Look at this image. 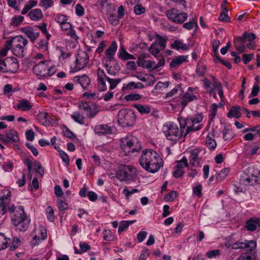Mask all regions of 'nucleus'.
Here are the masks:
<instances>
[{"instance_id": "nucleus-10", "label": "nucleus", "mask_w": 260, "mask_h": 260, "mask_svg": "<svg viewBox=\"0 0 260 260\" xmlns=\"http://www.w3.org/2000/svg\"><path fill=\"white\" fill-rule=\"evenodd\" d=\"M89 62V56L85 51H82L76 55V66L71 72H75L84 68Z\"/></svg>"}, {"instance_id": "nucleus-15", "label": "nucleus", "mask_w": 260, "mask_h": 260, "mask_svg": "<svg viewBox=\"0 0 260 260\" xmlns=\"http://www.w3.org/2000/svg\"><path fill=\"white\" fill-rule=\"evenodd\" d=\"M8 146L12 143H18L20 141L18 133L14 129L8 130L6 132Z\"/></svg>"}, {"instance_id": "nucleus-51", "label": "nucleus", "mask_w": 260, "mask_h": 260, "mask_svg": "<svg viewBox=\"0 0 260 260\" xmlns=\"http://www.w3.org/2000/svg\"><path fill=\"white\" fill-rule=\"evenodd\" d=\"M24 17L22 16H18L13 18L11 23V25L16 27L19 25L23 20Z\"/></svg>"}, {"instance_id": "nucleus-3", "label": "nucleus", "mask_w": 260, "mask_h": 260, "mask_svg": "<svg viewBox=\"0 0 260 260\" xmlns=\"http://www.w3.org/2000/svg\"><path fill=\"white\" fill-rule=\"evenodd\" d=\"M164 133L167 139L176 143L182 137V131L173 122H169L164 127Z\"/></svg>"}, {"instance_id": "nucleus-53", "label": "nucleus", "mask_w": 260, "mask_h": 260, "mask_svg": "<svg viewBox=\"0 0 260 260\" xmlns=\"http://www.w3.org/2000/svg\"><path fill=\"white\" fill-rule=\"evenodd\" d=\"M204 87L207 92L211 93L213 90L212 82L208 79L203 80Z\"/></svg>"}, {"instance_id": "nucleus-17", "label": "nucleus", "mask_w": 260, "mask_h": 260, "mask_svg": "<svg viewBox=\"0 0 260 260\" xmlns=\"http://www.w3.org/2000/svg\"><path fill=\"white\" fill-rule=\"evenodd\" d=\"M75 81L80 84L85 90L90 84V80L86 75H83L81 76H77L74 78Z\"/></svg>"}, {"instance_id": "nucleus-23", "label": "nucleus", "mask_w": 260, "mask_h": 260, "mask_svg": "<svg viewBox=\"0 0 260 260\" xmlns=\"http://www.w3.org/2000/svg\"><path fill=\"white\" fill-rule=\"evenodd\" d=\"M197 99V98L196 95L186 92L183 95L182 100L181 101V106L183 107V108H184L186 106L188 102H191Z\"/></svg>"}, {"instance_id": "nucleus-57", "label": "nucleus", "mask_w": 260, "mask_h": 260, "mask_svg": "<svg viewBox=\"0 0 260 260\" xmlns=\"http://www.w3.org/2000/svg\"><path fill=\"white\" fill-rule=\"evenodd\" d=\"M134 12L136 15H141L145 13V8L141 5H137L134 7Z\"/></svg>"}, {"instance_id": "nucleus-28", "label": "nucleus", "mask_w": 260, "mask_h": 260, "mask_svg": "<svg viewBox=\"0 0 260 260\" xmlns=\"http://www.w3.org/2000/svg\"><path fill=\"white\" fill-rule=\"evenodd\" d=\"M246 175H252L257 177L258 179L260 177V170H259L255 166H249L245 170Z\"/></svg>"}, {"instance_id": "nucleus-22", "label": "nucleus", "mask_w": 260, "mask_h": 260, "mask_svg": "<svg viewBox=\"0 0 260 260\" xmlns=\"http://www.w3.org/2000/svg\"><path fill=\"white\" fill-rule=\"evenodd\" d=\"M10 199L7 197L2 196L0 197V214L4 215L7 213L8 208L7 207L9 204Z\"/></svg>"}, {"instance_id": "nucleus-8", "label": "nucleus", "mask_w": 260, "mask_h": 260, "mask_svg": "<svg viewBox=\"0 0 260 260\" xmlns=\"http://www.w3.org/2000/svg\"><path fill=\"white\" fill-rule=\"evenodd\" d=\"M14 46L12 52L14 55L19 57L24 56L25 47L28 41L21 36H17L13 38Z\"/></svg>"}, {"instance_id": "nucleus-16", "label": "nucleus", "mask_w": 260, "mask_h": 260, "mask_svg": "<svg viewBox=\"0 0 260 260\" xmlns=\"http://www.w3.org/2000/svg\"><path fill=\"white\" fill-rule=\"evenodd\" d=\"M37 117L39 122L43 125L47 126L53 123L52 119L47 112H40Z\"/></svg>"}, {"instance_id": "nucleus-61", "label": "nucleus", "mask_w": 260, "mask_h": 260, "mask_svg": "<svg viewBox=\"0 0 260 260\" xmlns=\"http://www.w3.org/2000/svg\"><path fill=\"white\" fill-rule=\"evenodd\" d=\"M136 83L135 82L132 81L129 82L128 84H124L123 85V87L122 88V89L123 90L129 89V90H132L134 89H136Z\"/></svg>"}, {"instance_id": "nucleus-33", "label": "nucleus", "mask_w": 260, "mask_h": 260, "mask_svg": "<svg viewBox=\"0 0 260 260\" xmlns=\"http://www.w3.org/2000/svg\"><path fill=\"white\" fill-rule=\"evenodd\" d=\"M34 169L37 174H38L41 177L44 174V169L40 162L35 160L34 162Z\"/></svg>"}, {"instance_id": "nucleus-48", "label": "nucleus", "mask_w": 260, "mask_h": 260, "mask_svg": "<svg viewBox=\"0 0 260 260\" xmlns=\"http://www.w3.org/2000/svg\"><path fill=\"white\" fill-rule=\"evenodd\" d=\"M108 19L112 25L116 26L118 24L120 18H118V16H116V15L111 14L108 15Z\"/></svg>"}, {"instance_id": "nucleus-12", "label": "nucleus", "mask_w": 260, "mask_h": 260, "mask_svg": "<svg viewBox=\"0 0 260 260\" xmlns=\"http://www.w3.org/2000/svg\"><path fill=\"white\" fill-rule=\"evenodd\" d=\"M48 66L44 61H41L35 65L32 70L35 75L38 76L45 77L47 76V70Z\"/></svg>"}, {"instance_id": "nucleus-54", "label": "nucleus", "mask_w": 260, "mask_h": 260, "mask_svg": "<svg viewBox=\"0 0 260 260\" xmlns=\"http://www.w3.org/2000/svg\"><path fill=\"white\" fill-rule=\"evenodd\" d=\"M166 39L162 38L161 36H158L157 41L156 42H154L153 43H156V46L158 47L159 46L162 49H164L166 46Z\"/></svg>"}, {"instance_id": "nucleus-30", "label": "nucleus", "mask_w": 260, "mask_h": 260, "mask_svg": "<svg viewBox=\"0 0 260 260\" xmlns=\"http://www.w3.org/2000/svg\"><path fill=\"white\" fill-rule=\"evenodd\" d=\"M57 207L59 210V215L60 218H62L64 214L63 211L69 208L68 204L62 200L57 199Z\"/></svg>"}, {"instance_id": "nucleus-24", "label": "nucleus", "mask_w": 260, "mask_h": 260, "mask_svg": "<svg viewBox=\"0 0 260 260\" xmlns=\"http://www.w3.org/2000/svg\"><path fill=\"white\" fill-rule=\"evenodd\" d=\"M199 152L200 151L198 149H194L191 151L189 156V163L191 166H194L196 165V164H199Z\"/></svg>"}, {"instance_id": "nucleus-36", "label": "nucleus", "mask_w": 260, "mask_h": 260, "mask_svg": "<svg viewBox=\"0 0 260 260\" xmlns=\"http://www.w3.org/2000/svg\"><path fill=\"white\" fill-rule=\"evenodd\" d=\"M148 50L149 52L155 57L158 58V55H160L159 53L160 50L156 46V43H152Z\"/></svg>"}, {"instance_id": "nucleus-6", "label": "nucleus", "mask_w": 260, "mask_h": 260, "mask_svg": "<svg viewBox=\"0 0 260 260\" xmlns=\"http://www.w3.org/2000/svg\"><path fill=\"white\" fill-rule=\"evenodd\" d=\"M19 68L18 60L14 57H7L2 60L0 58V71L3 73H14Z\"/></svg>"}, {"instance_id": "nucleus-32", "label": "nucleus", "mask_w": 260, "mask_h": 260, "mask_svg": "<svg viewBox=\"0 0 260 260\" xmlns=\"http://www.w3.org/2000/svg\"><path fill=\"white\" fill-rule=\"evenodd\" d=\"M178 120L180 124V129L179 131H182V134H183L184 129L186 127H188V125H190V120L189 118H183L182 117H178Z\"/></svg>"}, {"instance_id": "nucleus-59", "label": "nucleus", "mask_w": 260, "mask_h": 260, "mask_svg": "<svg viewBox=\"0 0 260 260\" xmlns=\"http://www.w3.org/2000/svg\"><path fill=\"white\" fill-rule=\"evenodd\" d=\"M59 154L62 160L66 163L67 166H69L70 164V159L68 154L63 150H59Z\"/></svg>"}, {"instance_id": "nucleus-52", "label": "nucleus", "mask_w": 260, "mask_h": 260, "mask_svg": "<svg viewBox=\"0 0 260 260\" xmlns=\"http://www.w3.org/2000/svg\"><path fill=\"white\" fill-rule=\"evenodd\" d=\"M79 108L83 110L86 113L91 111V107L86 101H81L79 104Z\"/></svg>"}, {"instance_id": "nucleus-4", "label": "nucleus", "mask_w": 260, "mask_h": 260, "mask_svg": "<svg viewBox=\"0 0 260 260\" xmlns=\"http://www.w3.org/2000/svg\"><path fill=\"white\" fill-rule=\"evenodd\" d=\"M120 147L124 151L138 152L141 149V144L136 138L133 137L126 136L120 141Z\"/></svg>"}, {"instance_id": "nucleus-38", "label": "nucleus", "mask_w": 260, "mask_h": 260, "mask_svg": "<svg viewBox=\"0 0 260 260\" xmlns=\"http://www.w3.org/2000/svg\"><path fill=\"white\" fill-rule=\"evenodd\" d=\"M54 20L56 22L59 23L60 25L68 20V17L66 15L57 14L55 15Z\"/></svg>"}, {"instance_id": "nucleus-50", "label": "nucleus", "mask_w": 260, "mask_h": 260, "mask_svg": "<svg viewBox=\"0 0 260 260\" xmlns=\"http://www.w3.org/2000/svg\"><path fill=\"white\" fill-rule=\"evenodd\" d=\"M177 194L176 191H172L164 197V200L168 202H172L177 197Z\"/></svg>"}, {"instance_id": "nucleus-58", "label": "nucleus", "mask_w": 260, "mask_h": 260, "mask_svg": "<svg viewBox=\"0 0 260 260\" xmlns=\"http://www.w3.org/2000/svg\"><path fill=\"white\" fill-rule=\"evenodd\" d=\"M53 0H41V6L44 7L46 9L51 7L53 5Z\"/></svg>"}, {"instance_id": "nucleus-42", "label": "nucleus", "mask_w": 260, "mask_h": 260, "mask_svg": "<svg viewBox=\"0 0 260 260\" xmlns=\"http://www.w3.org/2000/svg\"><path fill=\"white\" fill-rule=\"evenodd\" d=\"M106 80L108 81L109 83L110 84L109 88L111 90L114 89L117 85L118 83H119L121 81V79H111L109 77H107Z\"/></svg>"}, {"instance_id": "nucleus-5", "label": "nucleus", "mask_w": 260, "mask_h": 260, "mask_svg": "<svg viewBox=\"0 0 260 260\" xmlns=\"http://www.w3.org/2000/svg\"><path fill=\"white\" fill-rule=\"evenodd\" d=\"M118 122L122 127L132 126L135 121V113L130 110H120L118 112Z\"/></svg>"}, {"instance_id": "nucleus-21", "label": "nucleus", "mask_w": 260, "mask_h": 260, "mask_svg": "<svg viewBox=\"0 0 260 260\" xmlns=\"http://www.w3.org/2000/svg\"><path fill=\"white\" fill-rule=\"evenodd\" d=\"M242 181L246 185L254 186L260 184V177L258 179L256 176L246 175V177L243 179Z\"/></svg>"}, {"instance_id": "nucleus-56", "label": "nucleus", "mask_w": 260, "mask_h": 260, "mask_svg": "<svg viewBox=\"0 0 260 260\" xmlns=\"http://www.w3.org/2000/svg\"><path fill=\"white\" fill-rule=\"evenodd\" d=\"M238 260H256L255 256L248 253H244L241 255Z\"/></svg>"}, {"instance_id": "nucleus-7", "label": "nucleus", "mask_w": 260, "mask_h": 260, "mask_svg": "<svg viewBox=\"0 0 260 260\" xmlns=\"http://www.w3.org/2000/svg\"><path fill=\"white\" fill-rule=\"evenodd\" d=\"M136 176L134 168L129 165L121 166L116 174V178L121 181H132Z\"/></svg>"}, {"instance_id": "nucleus-64", "label": "nucleus", "mask_w": 260, "mask_h": 260, "mask_svg": "<svg viewBox=\"0 0 260 260\" xmlns=\"http://www.w3.org/2000/svg\"><path fill=\"white\" fill-rule=\"evenodd\" d=\"M228 12H225L224 10H222V11L221 12L218 19L219 20L223 22H228L230 21V18L227 15Z\"/></svg>"}, {"instance_id": "nucleus-39", "label": "nucleus", "mask_w": 260, "mask_h": 260, "mask_svg": "<svg viewBox=\"0 0 260 260\" xmlns=\"http://www.w3.org/2000/svg\"><path fill=\"white\" fill-rule=\"evenodd\" d=\"M129 53H128L123 46H121L119 50L118 57L122 60H127Z\"/></svg>"}, {"instance_id": "nucleus-27", "label": "nucleus", "mask_w": 260, "mask_h": 260, "mask_svg": "<svg viewBox=\"0 0 260 260\" xmlns=\"http://www.w3.org/2000/svg\"><path fill=\"white\" fill-rule=\"evenodd\" d=\"M133 107L142 114L149 113L151 111V107L148 105L134 104Z\"/></svg>"}, {"instance_id": "nucleus-9", "label": "nucleus", "mask_w": 260, "mask_h": 260, "mask_svg": "<svg viewBox=\"0 0 260 260\" xmlns=\"http://www.w3.org/2000/svg\"><path fill=\"white\" fill-rule=\"evenodd\" d=\"M166 15L169 19L177 23H182L188 17L186 13H179L178 11L174 8L168 10Z\"/></svg>"}, {"instance_id": "nucleus-44", "label": "nucleus", "mask_w": 260, "mask_h": 260, "mask_svg": "<svg viewBox=\"0 0 260 260\" xmlns=\"http://www.w3.org/2000/svg\"><path fill=\"white\" fill-rule=\"evenodd\" d=\"M229 168H224L222 169L217 175L216 180L218 181H222L226 178L228 174H229Z\"/></svg>"}, {"instance_id": "nucleus-43", "label": "nucleus", "mask_w": 260, "mask_h": 260, "mask_svg": "<svg viewBox=\"0 0 260 260\" xmlns=\"http://www.w3.org/2000/svg\"><path fill=\"white\" fill-rule=\"evenodd\" d=\"M21 245L20 240L17 237H13L12 241L11 246L10 247V250L14 251L19 246Z\"/></svg>"}, {"instance_id": "nucleus-13", "label": "nucleus", "mask_w": 260, "mask_h": 260, "mask_svg": "<svg viewBox=\"0 0 260 260\" xmlns=\"http://www.w3.org/2000/svg\"><path fill=\"white\" fill-rule=\"evenodd\" d=\"M117 47L118 46L116 42L115 41H112L110 45L105 52L107 61L110 62L115 60L114 56L117 50Z\"/></svg>"}, {"instance_id": "nucleus-46", "label": "nucleus", "mask_w": 260, "mask_h": 260, "mask_svg": "<svg viewBox=\"0 0 260 260\" xmlns=\"http://www.w3.org/2000/svg\"><path fill=\"white\" fill-rule=\"evenodd\" d=\"M46 212L47 214V219L51 222H53L55 220V217L54 215V211L51 206H49L46 209Z\"/></svg>"}, {"instance_id": "nucleus-45", "label": "nucleus", "mask_w": 260, "mask_h": 260, "mask_svg": "<svg viewBox=\"0 0 260 260\" xmlns=\"http://www.w3.org/2000/svg\"><path fill=\"white\" fill-rule=\"evenodd\" d=\"M71 117L75 121L80 124H83L84 123V118L79 112H75L71 115Z\"/></svg>"}, {"instance_id": "nucleus-11", "label": "nucleus", "mask_w": 260, "mask_h": 260, "mask_svg": "<svg viewBox=\"0 0 260 260\" xmlns=\"http://www.w3.org/2000/svg\"><path fill=\"white\" fill-rule=\"evenodd\" d=\"M256 246V242L253 240H245L244 242L238 241L231 245V247L233 249H245L249 251L254 250Z\"/></svg>"}, {"instance_id": "nucleus-35", "label": "nucleus", "mask_w": 260, "mask_h": 260, "mask_svg": "<svg viewBox=\"0 0 260 260\" xmlns=\"http://www.w3.org/2000/svg\"><path fill=\"white\" fill-rule=\"evenodd\" d=\"M206 71V65L201 63H198L197 66L196 68V73L199 77H203L205 75Z\"/></svg>"}, {"instance_id": "nucleus-62", "label": "nucleus", "mask_w": 260, "mask_h": 260, "mask_svg": "<svg viewBox=\"0 0 260 260\" xmlns=\"http://www.w3.org/2000/svg\"><path fill=\"white\" fill-rule=\"evenodd\" d=\"M254 54H244L242 55V60L244 64H247L253 58Z\"/></svg>"}, {"instance_id": "nucleus-60", "label": "nucleus", "mask_w": 260, "mask_h": 260, "mask_svg": "<svg viewBox=\"0 0 260 260\" xmlns=\"http://www.w3.org/2000/svg\"><path fill=\"white\" fill-rule=\"evenodd\" d=\"M75 12L78 16L81 17L84 14V9L80 4H77L75 7Z\"/></svg>"}, {"instance_id": "nucleus-19", "label": "nucleus", "mask_w": 260, "mask_h": 260, "mask_svg": "<svg viewBox=\"0 0 260 260\" xmlns=\"http://www.w3.org/2000/svg\"><path fill=\"white\" fill-rule=\"evenodd\" d=\"M242 108L239 106H232L229 112L227 114L229 118L234 117L238 119L241 117Z\"/></svg>"}, {"instance_id": "nucleus-55", "label": "nucleus", "mask_w": 260, "mask_h": 260, "mask_svg": "<svg viewBox=\"0 0 260 260\" xmlns=\"http://www.w3.org/2000/svg\"><path fill=\"white\" fill-rule=\"evenodd\" d=\"M63 133L64 136L71 140L74 139L76 138L75 134L72 131H71L67 126H64Z\"/></svg>"}, {"instance_id": "nucleus-1", "label": "nucleus", "mask_w": 260, "mask_h": 260, "mask_svg": "<svg viewBox=\"0 0 260 260\" xmlns=\"http://www.w3.org/2000/svg\"><path fill=\"white\" fill-rule=\"evenodd\" d=\"M141 167L146 171L155 173L163 166V160L158 154L152 149H145L139 159Z\"/></svg>"}, {"instance_id": "nucleus-49", "label": "nucleus", "mask_w": 260, "mask_h": 260, "mask_svg": "<svg viewBox=\"0 0 260 260\" xmlns=\"http://www.w3.org/2000/svg\"><path fill=\"white\" fill-rule=\"evenodd\" d=\"M194 26H198L196 19L194 20V19L190 20L189 22H186L183 25V27L188 30L191 29Z\"/></svg>"}, {"instance_id": "nucleus-2", "label": "nucleus", "mask_w": 260, "mask_h": 260, "mask_svg": "<svg viewBox=\"0 0 260 260\" xmlns=\"http://www.w3.org/2000/svg\"><path fill=\"white\" fill-rule=\"evenodd\" d=\"M8 211L13 214L11 216V222L16 230L19 232L26 231L29 225L30 219L27 217L23 207H16L12 204L8 207Z\"/></svg>"}, {"instance_id": "nucleus-31", "label": "nucleus", "mask_w": 260, "mask_h": 260, "mask_svg": "<svg viewBox=\"0 0 260 260\" xmlns=\"http://www.w3.org/2000/svg\"><path fill=\"white\" fill-rule=\"evenodd\" d=\"M17 106L18 109H21L23 111L29 110L32 108V106L26 100H22L19 101Z\"/></svg>"}, {"instance_id": "nucleus-47", "label": "nucleus", "mask_w": 260, "mask_h": 260, "mask_svg": "<svg viewBox=\"0 0 260 260\" xmlns=\"http://www.w3.org/2000/svg\"><path fill=\"white\" fill-rule=\"evenodd\" d=\"M142 95L138 93H133L126 95L125 96L124 99L126 101H132L135 100H139L141 99Z\"/></svg>"}, {"instance_id": "nucleus-14", "label": "nucleus", "mask_w": 260, "mask_h": 260, "mask_svg": "<svg viewBox=\"0 0 260 260\" xmlns=\"http://www.w3.org/2000/svg\"><path fill=\"white\" fill-rule=\"evenodd\" d=\"M94 131L99 136L112 134L113 128L107 124H100L95 126Z\"/></svg>"}, {"instance_id": "nucleus-41", "label": "nucleus", "mask_w": 260, "mask_h": 260, "mask_svg": "<svg viewBox=\"0 0 260 260\" xmlns=\"http://www.w3.org/2000/svg\"><path fill=\"white\" fill-rule=\"evenodd\" d=\"M201 128V125H198L197 126H195L194 125H188V127L186 129V132L184 133L183 137L185 138L188 134L190 133L195 131H198Z\"/></svg>"}, {"instance_id": "nucleus-37", "label": "nucleus", "mask_w": 260, "mask_h": 260, "mask_svg": "<svg viewBox=\"0 0 260 260\" xmlns=\"http://www.w3.org/2000/svg\"><path fill=\"white\" fill-rule=\"evenodd\" d=\"M206 144L207 147L211 150H214L217 145L216 141L212 139L209 134L208 135L206 138Z\"/></svg>"}, {"instance_id": "nucleus-18", "label": "nucleus", "mask_w": 260, "mask_h": 260, "mask_svg": "<svg viewBox=\"0 0 260 260\" xmlns=\"http://www.w3.org/2000/svg\"><path fill=\"white\" fill-rule=\"evenodd\" d=\"M20 30L24 32L26 36L30 39L31 41L34 42L39 36V33L35 32L32 28L30 27H25L21 28Z\"/></svg>"}, {"instance_id": "nucleus-29", "label": "nucleus", "mask_w": 260, "mask_h": 260, "mask_svg": "<svg viewBox=\"0 0 260 260\" xmlns=\"http://www.w3.org/2000/svg\"><path fill=\"white\" fill-rule=\"evenodd\" d=\"M11 241L10 238H7L3 233H0V250L7 248Z\"/></svg>"}, {"instance_id": "nucleus-34", "label": "nucleus", "mask_w": 260, "mask_h": 260, "mask_svg": "<svg viewBox=\"0 0 260 260\" xmlns=\"http://www.w3.org/2000/svg\"><path fill=\"white\" fill-rule=\"evenodd\" d=\"M188 118L190 120V124L194 125L199 123L203 120V115L202 113H200Z\"/></svg>"}, {"instance_id": "nucleus-40", "label": "nucleus", "mask_w": 260, "mask_h": 260, "mask_svg": "<svg viewBox=\"0 0 260 260\" xmlns=\"http://www.w3.org/2000/svg\"><path fill=\"white\" fill-rule=\"evenodd\" d=\"M176 168L180 169H183L184 167H188L187 159L185 156H183L180 160L176 161Z\"/></svg>"}, {"instance_id": "nucleus-63", "label": "nucleus", "mask_w": 260, "mask_h": 260, "mask_svg": "<svg viewBox=\"0 0 260 260\" xmlns=\"http://www.w3.org/2000/svg\"><path fill=\"white\" fill-rule=\"evenodd\" d=\"M98 89L100 91H104L107 89V86L105 79L98 80Z\"/></svg>"}, {"instance_id": "nucleus-25", "label": "nucleus", "mask_w": 260, "mask_h": 260, "mask_svg": "<svg viewBox=\"0 0 260 260\" xmlns=\"http://www.w3.org/2000/svg\"><path fill=\"white\" fill-rule=\"evenodd\" d=\"M187 56L183 55H180L176 57L171 61L170 67L171 68H177L183 62H186L187 61Z\"/></svg>"}, {"instance_id": "nucleus-20", "label": "nucleus", "mask_w": 260, "mask_h": 260, "mask_svg": "<svg viewBox=\"0 0 260 260\" xmlns=\"http://www.w3.org/2000/svg\"><path fill=\"white\" fill-rule=\"evenodd\" d=\"M258 226H260V220L257 218H251L246 222V228L247 230L254 231Z\"/></svg>"}, {"instance_id": "nucleus-26", "label": "nucleus", "mask_w": 260, "mask_h": 260, "mask_svg": "<svg viewBox=\"0 0 260 260\" xmlns=\"http://www.w3.org/2000/svg\"><path fill=\"white\" fill-rule=\"evenodd\" d=\"M28 16L30 19L38 21L43 17V13L40 9H35L30 11Z\"/></svg>"}]
</instances>
